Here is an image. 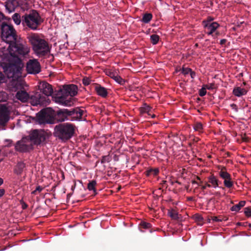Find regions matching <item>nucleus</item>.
Listing matches in <instances>:
<instances>
[{
	"mask_svg": "<svg viewBox=\"0 0 251 251\" xmlns=\"http://www.w3.org/2000/svg\"><path fill=\"white\" fill-rule=\"evenodd\" d=\"M22 63L21 61L18 59L15 63H9L3 66L4 74L0 71V84L5 83L7 78L12 79L11 86L17 90L21 85L18 79L22 76Z\"/></svg>",
	"mask_w": 251,
	"mask_h": 251,
	"instance_id": "f257e3e1",
	"label": "nucleus"
},
{
	"mask_svg": "<svg viewBox=\"0 0 251 251\" xmlns=\"http://www.w3.org/2000/svg\"><path fill=\"white\" fill-rule=\"evenodd\" d=\"M27 38L32 46L35 53L39 56H44L50 52L48 43L40 37L36 33L29 34Z\"/></svg>",
	"mask_w": 251,
	"mask_h": 251,
	"instance_id": "f03ea898",
	"label": "nucleus"
},
{
	"mask_svg": "<svg viewBox=\"0 0 251 251\" xmlns=\"http://www.w3.org/2000/svg\"><path fill=\"white\" fill-rule=\"evenodd\" d=\"M78 88L76 85L70 84L63 86V89L61 90L60 94L56 97H53L54 101L62 105L69 106L71 105L72 101L67 99V97L70 96L71 97L76 96L77 94Z\"/></svg>",
	"mask_w": 251,
	"mask_h": 251,
	"instance_id": "7ed1b4c3",
	"label": "nucleus"
},
{
	"mask_svg": "<svg viewBox=\"0 0 251 251\" xmlns=\"http://www.w3.org/2000/svg\"><path fill=\"white\" fill-rule=\"evenodd\" d=\"M22 21L24 26H26L32 30H36L43 22L44 20L37 10H31L22 16Z\"/></svg>",
	"mask_w": 251,
	"mask_h": 251,
	"instance_id": "20e7f679",
	"label": "nucleus"
},
{
	"mask_svg": "<svg viewBox=\"0 0 251 251\" xmlns=\"http://www.w3.org/2000/svg\"><path fill=\"white\" fill-rule=\"evenodd\" d=\"M75 127L73 125L69 123L60 124L54 128V135L62 140H68L73 136Z\"/></svg>",
	"mask_w": 251,
	"mask_h": 251,
	"instance_id": "39448f33",
	"label": "nucleus"
},
{
	"mask_svg": "<svg viewBox=\"0 0 251 251\" xmlns=\"http://www.w3.org/2000/svg\"><path fill=\"white\" fill-rule=\"evenodd\" d=\"M9 47L10 48L9 52L11 55L14 57H18V56L24 57L29 52V48L27 46L23 41H20L18 39L10 44ZM18 59L22 61L20 58L17 57L14 63H16ZM21 63L22 67L23 64L22 62Z\"/></svg>",
	"mask_w": 251,
	"mask_h": 251,
	"instance_id": "423d86ee",
	"label": "nucleus"
},
{
	"mask_svg": "<svg viewBox=\"0 0 251 251\" xmlns=\"http://www.w3.org/2000/svg\"><path fill=\"white\" fill-rule=\"evenodd\" d=\"M0 32L2 39L9 45L17 39L16 31L13 26L4 21L1 25Z\"/></svg>",
	"mask_w": 251,
	"mask_h": 251,
	"instance_id": "0eeeda50",
	"label": "nucleus"
},
{
	"mask_svg": "<svg viewBox=\"0 0 251 251\" xmlns=\"http://www.w3.org/2000/svg\"><path fill=\"white\" fill-rule=\"evenodd\" d=\"M30 142L32 145H39L44 143L46 139V134L44 130L34 129L29 134Z\"/></svg>",
	"mask_w": 251,
	"mask_h": 251,
	"instance_id": "6e6552de",
	"label": "nucleus"
},
{
	"mask_svg": "<svg viewBox=\"0 0 251 251\" xmlns=\"http://www.w3.org/2000/svg\"><path fill=\"white\" fill-rule=\"evenodd\" d=\"M35 118L36 122L40 125L52 124L53 122L52 116L47 109H43L38 112Z\"/></svg>",
	"mask_w": 251,
	"mask_h": 251,
	"instance_id": "1a4fd4ad",
	"label": "nucleus"
},
{
	"mask_svg": "<svg viewBox=\"0 0 251 251\" xmlns=\"http://www.w3.org/2000/svg\"><path fill=\"white\" fill-rule=\"evenodd\" d=\"M33 149L32 144L25 139L18 141L15 145V150L21 152H28Z\"/></svg>",
	"mask_w": 251,
	"mask_h": 251,
	"instance_id": "9d476101",
	"label": "nucleus"
},
{
	"mask_svg": "<svg viewBox=\"0 0 251 251\" xmlns=\"http://www.w3.org/2000/svg\"><path fill=\"white\" fill-rule=\"evenodd\" d=\"M41 65L35 59H29L26 63V70L28 74H37L41 72Z\"/></svg>",
	"mask_w": 251,
	"mask_h": 251,
	"instance_id": "9b49d317",
	"label": "nucleus"
},
{
	"mask_svg": "<svg viewBox=\"0 0 251 251\" xmlns=\"http://www.w3.org/2000/svg\"><path fill=\"white\" fill-rule=\"evenodd\" d=\"M85 113V111L78 107L70 109L69 121H81L83 119V115Z\"/></svg>",
	"mask_w": 251,
	"mask_h": 251,
	"instance_id": "f8f14e48",
	"label": "nucleus"
},
{
	"mask_svg": "<svg viewBox=\"0 0 251 251\" xmlns=\"http://www.w3.org/2000/svg\"><path fill=\"white\" fill-rule=\"evenodd\" d=\"M29 99L31 104L33 106H37L38 105L46 106L48 103L47 97L38 92L31 95Z\"/></svg>",
	"mask_w": 251,
	"mask_h": 251,
	"instance_id": "ddd939ff",
	"label": "nucleus"
},
{
	"mask_svg": "<svg viewBox=\"0 0 251 251\" xmlns=\"http://www.w3.org/2000/svg\"><path fill=\"white\" fill-rule=\"evenodd\" d=\"M10 112L8 107L4 104H0V125H5L9 120Z\"/></svg>",
	"mask_w": 251,
	"mask_h": 251,
	"instance_id": "4468645a",
	"label": "nucleus"
},
{
	"mask_svg": "<svg viewBox=\"0 0 251 251\" xmlns=\"http://www.w3.org/2000/svg\"><path fill=\"white\" fill-rule=\"evenodd\" d=\"M38 87L40 92H42L45 95L44 96L47 98L53 93V89L51 85L47 82L43 81L41 82Z\"/></svg>",
	"mask_w": 251,
	"mask_h": 251,
	"instance_id": "2eb2a0df",
	"label": "nucleus"
},
{
	"mask_svg": "<svg viewBox=\"0 0 251 251\" xmlns=\"http://www.w3.org/2000/svg\"><path fill=\"white\" fill-rule=\"evenodd\" d=\"M55 118L58 122L69 121V109L64 108L58 110L56 111Z\"/></svg>",
	"mask_w": 251,
	"mask_h": 251,
	"instance_id": "dca6fc26",
	"label": "nucleus"
},
{
	"mask_svg": "<svg viewBox=\"0 0 251 251\" xmlns=\"http://www.w3.org/2000/svg\"><path fill=\"white\" fill-rule=\"evenodd\" d=\"M19 6L18 0H7L5 2V6L9 13L15 11V9Z\"/></svg>",
	"mask_w": 251,
	"mask_h": 251,
	"instance_id": "f3484780",
	"label": "nucleus"
},
{
	"mask_svg": "<svg viewBox=\"0 0 251 251\" xmlns=\"http://www.w3.org/2000/svg\"><path fill=\"white\" fill-rule=\"evenodd\" d=\"M219 26L220 25L215 22H208L204 25V28L208 30L207 32L208 35H212Z\"/></svg>",
	"mask_w": 251,
	"mask_h": 251,
	"instance_id": "a211bd4d",
	"label": "nucleus"
},
{
	"mask_svg": "<svg viewBox=\"0 0 251 251\" xmlns=\"http://www.w3.org/2000/svg\"><path fill=\"white\" fill-rule=\"evenodd\" d=\"M25 167L26 165L24 162H18L14 168V173L18 176H21Z\"/></svg>",
	"mask_w": 251,
	"mask_h": 251,
	"instance_id": "6ab92c4d",
	"label": "nucleus"
},
{
	"mask_svg": "<svg viewBox=\"0 0 251 251\" xmlns=\"http://www.w3.org/2000/svg\"><path fill=\"white\" fill-rule=\"evenodd\" d=\"M107 75L114 79L117 83L121 85L125 83V80L120 76H119L116 72L109 71L106 72Z\"/></svg>",
	"mask_w": 251,
	"mask_h": 251,
	"instance_id": "aec40b11",
	"label": "nucleus"
},
{
	"mask_svg": "<svg viewBox=\"0 0 251 251\" xmlns=\"http://www.w3.org/2000/svg\"><path fill=\"white\" fill-rule=\"evenodd\" d=\"M16 97L21 101L25 102L29 99V95L25 91H21L17 93Z\"/></svg>",
	"mask_w": 251,
	"mask_h": 251,
	"instance_id": "412c9836",
	"label": "nucleus"
},
{
	"mask_svg": "<svg viewBox=\"0 0 251 251\" xmlns=\"http://www.w3.org/2000/svg\"><path fill=\"white\" fill-rule=\"evenodd\" d=\"M95 90L97 94L102 98H105L107 96L108 93L106 89L100 85L97 84L96 85Z\"/></svg>",
	"mask_w": 251,
	"mask_h": 251,
	"instance_id": "4be33fe9",
	"label": "nucleus"
},
{
	"mask_svg": "<svg viewBox=\"0 0 251 251\" xmlns=\"http://www.w3.org/2000/svg\"><path fill=\"white\" fill-rule=\"evenodd\" d=\"M248 91L240 87H235L233 90V94L236 97H240L242 96L245 95L247 93Z\"/></svg>",
	"mask_w": 251,
	"mask_h": 251,
	"instance_id": "5701e85b",
	"label": "nucleus"
},
{
	"mask_svg": "<svg viewBox=\"0 0 251 251\" xmlns=\"http://www.w3.org/2000/svg\"><path fill=\"white\" fill-rule=\"evenodd\" d=\"M208 182L211 183V187L216 188L219 186V180L213 175H211L208 177Z\"/></svg>",
	"mask_w": 251,
	"mask_h": 251,
	"instance_id": "b1692460",
	"label": "nucleus"
},
{
	"mask_svg": "<svg viewBox=\"0 0 251 251\" xmlns=\"http://www.w3.org/2000/svg\"><path fill=\"white\" fill-rule=\"evenodd\" d=\"M97 185V181L95 180H92L89 181L87 185V189L89 191H92L94 195H96L97 192L96 189V186Z\"/></svg>",
	"mask_w": 251,
	"mask_h": 251,
	"instance_id": "393cba45",
	"label": "nucleus"
},
{
	"mask_svg": "<svg viewBox=\"0 0 251 251\" xmlns=\"http://www.w3.org/2000/svg\"><path fill=\"white\" fill-rule=\"evenodd\" d=\"M140 227L141 228H144V229H150V232L151 233L153 230L152 228H151V225L150 223L146 222L145 221H142L141 222L140 224H139ZM156 230L155 229H153V231H155Z\"/></svg>",
	"mask_w": 251,
	"mask_h": 251,
	"instance_id": "a878e982",
	"label": "nucleus"
},
{
	"mask_svg": "<svg viewBox=\"0 0 251 251\" xmlns=\"http://www.w3.org/2000/svg\"><path fill=\"white\" fill-rule=\"evenodd\" d=\"M246 203L245 201H240L238 204L233 205L230 210L232 211L237 212L239 211L241 208L243 207Z\"/></svg>",
	"mask_w": 251,
	"mask_h": 251,
	"instance_id": "bb28decb",
	"label": "nucleus"
},
{
	"mask_svg": "<svg viewBox=\"0 0 251 251\" xmlns=\"http://www.w3.org/2000/svg\"><path fill=\"white\" fill-rule=\"evenodd\" d=\"M141 112L147 113L149 115L151 116V118H155V115L154 114H151V107L149 106H145L141 108Z\"/></svg>",
	"mask_w": 251,
	"mask_h": 251,
	"instance_id": "cd10ccee",
	"label": "nucleus"
},
{
	"mask_svg": "<svg viewBox=\"0 0 251 251\" xmlns=\"http://www.w3.org/2000/svg\"><path fill=\"white\" fill-rule=\"evenodd\" d=\"M152 18V15L151 13H146L143 14L141 21L144 23H148Z\"/></svg>",
	"mask_w": 251,
	"mask_h": 251,
	"instance_id": "c85d7f7f",
	"label": "nucleus"
},
{
	"mask_svg": "<svg viewBox=\"0 0 251 251\" xmlns=\"http://www.w3.org/2000/svg\"><path fill=\"white\" fill-rule=\"evenodd\" d=\"M168 214L174 220H178L179 218L178 213L174 209L169 210Z\"/></svg>",
	"mask_w": 251,
	"mask_h": 251,
	"instance_id": "c756f323",
	"label": "nucleus"
},
{
	"mask_svg": "<svg viewBox=\"0 0 251 251\" xmlns=\"http://www.w3.org/2000/svg\"><path fill=\"white\" fill-rule=\"evenodd\" d=\"M219 175L224 180L231 178L230 175L226 171H224L223 169L220 171Z\"/></svg>",
	"mask_w": 251,
	"mask_h": 251,
	"instance_id": "7c9ffc66",
	"label": "nucleus"
},
{
	"mask_svg": "<svg viewBox=\"0 0 251 251\" xmlns=\"http://www.w3.org/2000/svg\"><path fill=\"white\" fill-rule=\"evenodd\" d=\"M12 19L14 23L17 25H20L21 22L22 23V18H21L20 15L18 13H15L12 16Z\"/></svg>",
	"mask_w": 251,
	"mask_h": 251,
	"instance_id": "2f4dec72",
	"label": "nucleus"
},
{
	"mask_svg": "<svg viewBox=\"0 0 251 251\" xmlns=\"http://www.w3.org/2000/svg\"><path fill=\"white\" fill-rule=\"evenodd\" d=\"M160 185H161V187L158 186V197H159V191H160L161 193H162L167 188L166 181L165 180H161Z\"/></svg>",
	"mask_w": 251,
	"mask_h": 251,
	"instance_id": "473e14b6",
	"label": "nucleus"
},
{
	"mask_svg": "<svg viewBox=\"0 0 251 251\" xmlns=\"http://www.w3.org/2000/svg\"><path fill=\"white\" fill-rule=\"evenodd\" d=\"M194 129L195 131L202 132L203 130V126L201 123L197 122L194 125Z\"/></svg>",
	"mask_w": 251,
	"mask_h": 251,
	"instance_id": "72a5a7b5",
	"label": "nucleus"
},
{
	"mask_svg": "<svg viewBox=\"0 0 251 251\" xmlns=\"http://www.w3.org/2000/svg\"><path fill=\"white\" fill-rule=\"evenodd\" d=\"M146 174L147 176H157V169L151 168L146 172Z\"/></svg>",
	"mask_w": 251,
	"mask_h": 251,
	"instance_id": "f704fd0d",
	"label": "nucleus"
},
{
	"mask_svg": "<svg viewBox=\"0 0 251 251\" xmlns=\"http://www.w3.org/2000/svg\"><path fill=\"white\" fill-rule=\"evenodd\" d=\"M224 184L225 186L227 188H231L233 186V182L231 181V178H230V179L225 180L224 181Z\"/></svg>",
	"mask_w": 251,
	"mask_h": 251,
	"instance_id": "c9c22d12",
	"label": "nucleus"
},
{
	"mask_svg": "<svg viewBox=\"0 0 251 251\" xmlns=\"http://www.w3.org/2000/svg\"><path fill=\"white\" fill-rule=\"evenodd\" d=\"M7 98V94L3 91H0V102L4 101Z\"/></svg>",
	"mask_w": 251,
	"mask_h": 251,
	"instance_id": "e433bc0d",
	"label": "nucleus"
},
{
	"mask_svg": "<svg viewBox=\"0 0 251 251\" xmlns=\"http://www.w3.org/2000/svg\"><path fill=\"white\" fill-rule=\"evenodd\" d=\"M111 160L110 157L109 155H104L102 157L100 162L101 163H105L106 162H109Z\"/></svg>",
	"mask_w": 251,
	"mask_h": 251,
	"instance_id": "4c0bfd02",
	"label": "nucleus"
},
{
	"mask_svg": "<svg viewBox=\"0 0 251 251\" xmlns=\"http://www.w3.org/2000/svg\"><path fill=\"white\" fill-rule=\"evenodd\" d=\"M206 89L205 88V87H204L203 85L202 88L199 90V94L201 97H203L206 95Z\"/></svg>",
	"mask_w": 251,
	"mask_h": 251,
	"instance_id": "58836bf2",
	"label": "nucleus"
},
{
	"mask_svg": "<svg viewBox=\"0 0 251 251\" xmlns=\"http://www.w3.org/2000/svg\"><path fill=\"white\" fill-rule=\"evenodd\" d=\"M191 69L188 68L182 67V69L180 70L182 74L184 75H187L191 72Z\"/></svg>",
	"mask_w": 251,
	"mask_h": 251,
	"instance_id": "ea45409f",
	"label": "nucleus"
},
{
	"mask_svg": "<svg viewBox=\"0 0 251 251\" xmlns=\"http://www.w3.org/2000/svg\"><path fill=\"white\" fill-rule=\"evenodd\" d=\"M151 43L153 45H155L157 44V34H152L151 36Z\"/></svg>",
	"mask_w": 251,
	"mask_h": 251,
	"instance_id": "a19ab883",
	"label": "nucleus"
},
{
	"mask_svg": "<svg viewBox=\"0 0 251 251\" xmlns=\"http://www.w3.org/2000/svg\"><path fill=\"white\" fill-rule=\"evenodd\" d=\"M83 84L86 86L90 84L91 82V79L89 77H84L82 79Z\"/></svg>",
	"mask_w": 251,
	"mask_h": 251,
	"instance_id": "79ce46f5",
	"label": "nucleus"
},
{
	"mask_svg": "<svg viewBox=\"0 0 251 251\" xmlns=\"http://www.w3.org/2000/svg\"><path fill=\"white\" fill-rule=\"evenodd\" d=\"M244 213L247 217L251 216V209L250 207L245 208Z\"/></svg>",
	"mask_w": 251,
	"mask_h": 251,
	"instance_id": "37998d69",
	"label": "nucleus"
},
{
	"mask_svg": "<svg viewBox=\"0 0 251 251\" xmlns=\"http://www.w3.org/2000/svg\"><path fill=\"white\" fill-rule=\"evenodd\" d=\"M161 145L160 146V153L163 154L164 152L166 150V145L165 143H161Z\"/></svg>",
	"mask_w": 251,
	"mask_h": 251,
	"instance_id": "c03bdc74",
	"label": "nucleus"
},
{
	"mask_svg": "<svg viewBox=\"0 0 251 251\" xmlns=\"http://www.w3.org/2000/svg\"><path fill=\"white\" fill-rule=\"evenodd\" d=\"M203 86L205 87L206 89L208 90H212L215 88V84L214 83H210L209 84H205L203 85Z\"/></svg>",
	"mask_w": 251,
	"mask_h": 251,
	"instance_id": "a18cd8bd",
	"label": "nucleus"
},
{
	"mask_svg": "<svg viewBox=\"0 0 251 251\" xmlns=\"http://www.w3.org/2000/svg\"><path fill=\"white\" fill-rule=\"evenodd\" d=\"M232 109L234 110L236 112H238V107L236 104L234 103L231 104L230 105Z\"/></svg>",
	"mask_w": 251,
	"mask_h": 251,
	"instance_id": "49530a36",
	"label": "nucleus"
},
{
	"mask_svg": "<svg viewBox=\"0 0 251 251\" xmlns=\"http://www.w3.org/2000/svg\"><path fill=\"white\" fill-rule=\"evenodd\" d=\"M211 185L209 184L208 182H206L204 185L201 186V188L202 190H204L206 188V187H211Z\"/></svg>",
	"mask_w": 251,
	"mask_h": 251,
	"instance_id": "de8ad7c7",
	"label": "nucleus"
},
{
	"mask_svg": "<svg viewBox=\"0 0 251 251\" xmlns=\"http://www.w3.org/2000/svg\"><path fill=\"white\" fill-rule=\"evenodd\" d=\"M5 17L4 16V15L0 12V26L1 27V25L2 24V23L3 22L2 21L4 20Z\"/></svg>",
	"mask_w": 251,
	"mask_h": 251,
	"instance_id": "09e8293b",
	"label": "nucleus"
},
{
	"mask_svg": "<svg viewBox=\"0 0 251 251\" xmlns=\"http://www.w3.org/2000/svg\"><path fill=\"white\" fill-rule=\"evenodd\" d=\"M213 20V18H212L211 17H208L207 18V21H203V25L206 24V23H207L208 22H210V23H212L211 22Z\"/></svg>",
	"mask_w": 251,
	"mask_h": 251,
	"instance_id": "8fccbe9b",
	"label": "nucleus"
},
{
	"mask_svg": "<svg viewBox=\"0 0 251 251\" xmlns=\"http://www.w3.org/2000/svg\"><path fill=\"white\" fill-rule=\"evenodd\" d=\"M43 189V187H42L40 186H38L36 187L35 190H36L37 192H38L39 193H40L42 191Z\"/></svg>",
	"mask_w": 251,
	"mask_h": 251,
	"instance_id": "3c124183",
	"label": "nucleus"
},
{
	"mask_svg": "<svg viewBox=\"0 0 251 251\" xmlns=\"http://www.w3.org/2000/svg\"><path fill=\"white\" fill-rule=\"evenodd\" d=\"M5 142H8V144L6 145L7 147H10L11 146L12 144V141L11 140H6Z\"/></svg>",
	"mask_w": 251,
	"mask_h": 251,
	"instance_id": "603ef678",
	"label": "nucleus"
},
{
	"mask_svg": "<svg viewBox=\"0 0 251 251\" xmlns=\"http://www.w3.org/2000/svg\"><path fill=\"white\" fill-rule=\"evenodd\" d=\"M5 193V190L4 189H0V198L3 196Z\"/></svg>",
	"mask_w": 251,
	"mask_h": 251,
	"instance_id": "864d4df0",
	"label": "nucleus"
},
{
	"mask_svg": "<svg viewBox=\"0 0 251 251\" xmlns=\"http://www.w3.org/2000/svg\"><path fill=\"white\" fill-rule=\"evenodd\" d=\"M190 74L191 78H194L195 77L196 73L195 72L192 71V70H191V72H190Z\"/></svg>",
	"mask_w": 251,
	"mask_h": 251,
	"instance_id": "5fc2aeb1",
	"label": "nucleus"
},
{
	"mask_svg": "<svg viewBox=\"0 0 251 251\" xmlns=\"http://www.w3.org/2000/svg\"><path fill=\"white\" fill-rule=\"evenodd\" d=\"M8 55V53H4L2 51H0V56H3V58L6 57V56Z\"/></svg>",
	"mask_w": 251,
	"mask_h": 251,
	"instance_id": "6e6d98bb",
	"label": "nucleus"
},
{
	"mask_svg": "<svg viewBox=\"0 0 251 251\" xmlns=\"http://www.w3.org/2000/svg\"><path fill=\"white\" fill-rule=\"evenodd\" d=\"M226 42H227L226 39H222L220 41V44L222 45H224Z\"/></svg>",
	"mask_w": 251,
	"mask_h": 251,
	"instance_id": "4d7b16f0",
	"label": "nucleus"
},
{
	"mask_svg": "<svg viewBox=\"0 0 251 251\" xmlns=\"http://www.w3.org/2000/svg\"><path fill=\"white\" fill-rule=\"evenodd\" d=\"M220 35V32L219 31H216L214 34L213 33L211 35L214 38H216L218 36Z\"/></svg>",
	"mask_w": 251,
	"mask_h": 251,
	"instance_id": "13d9d810",
	"label": "nucleus"
},
{
	"mask_svg": "<svg viewBox=\"0 0 251 251\" xmlns=\"http://www.w3.org/2000/svg\"><path fill=\"white\" fill-rule=\"evenodd\" d=\"M212 220L215 222H218L220 221V220L218 219V218L216 216H214V217H212Z\"/></svg>",
	"mask_w": 251,
	"mask_h": 251,
	"instance_id": "bf43d9fd",
	"label": "nucleus"
},
{
	"mask_svg": "<svg viewBox=\"0 0 251 251\" xmlns=\"http://www.w3.org/2000/svg\"><path fill=\"white\" fill-rule=\"evenodd\" d=\"M22 207L24 209H26L27 207V205L24 202L22 204Z\"/></svg>",
	"mask_w": 251,
	"mask_h": 251,
	"instance_id": "052dcab7",
	"label": "nucleus"
},
{
	"mask_svg": "<svg viewBox=\"0 0 251 251\" xmlns=\"http://www.w3.org/2000/svg\"><path fill=\"white\" fill-rule=\"evenodd\" d=\"M3 179L0 177V186L3 183Z\"/></svg>",
	"mask_w": 251,
	"mask_h": 251,
	"instance_id": "680f3d73",
	"label": "nucleus"
},
{
	"mask_svg": "<svg viewBox=\"0 0 251 251\" xmlns=\"http://www.w3.org/2000/svg\"><path fill=\"white\" fill-rule=\"evenodd\" d=\"M37 191L36 190H35L34 191H32V194H33V195H36L37 194Z\"/></svg>",
	"mask_w": 251,
	"mask_h": 251,
	"instance_id": "e2e57ef3",
	"label": "nucleus"
},
{
	"mask_svg": "<svg viewBox=\"0 0 251 251\" xmlns=\"http://www.w3.org/2000/svg\"><path fill=\"white\" fill-rule=\"evenodd\" d=\"M192 184H198L197 182L195 180H192Z\"/></svg>",
	"mask_w": 251,
	"mask_h": 251,
	"instance_id": "0e129e2a",
	"label": "nucleus"
},
{
	"mask_svg": "<svg viewBox=\"0 0 251 251\" xmlns=\"http://www.w3.org/2000/svg\"><path fill=\"white\" fill-rule=\"evenodd\" d=\"M71 195H72V194H71V193L68 194L67 195V197H68V198H69V197H70V196H71Z\"/></svg>",
	"mask_w": 251,
	"mask_h": 251,
	"instance_id": "69168bd1",
	"label": "nucleus"
},
{
	"mask_svg": "<svg viewBox=\"0 0 251 251\" xmlns=\"http://www.w3.org/2000/svg\"><path fill=\"white\" fill-rule=\"evenodd\" d=\"M75 185H74V186H72V190H74V188H75Z\"/></svg>",
	"mask_w": 251,
	"mask_h": 251,
	"instance_id": "338daca9",
	"label": "nucleus"
},
{
	"mask_svg": "<svg viewBox=\"0 0 251 251\" xmlns=\"http://www.w3.org/2000/svg\"><path fill=\"white\" fill-rule=\"evenodd\" d=\"M197 178L198 179H200V177L199 176H197Z\"/></svg>",
	"mask_w": 251,
	"mask_h": 251,
	"instance_id": "774afa93",
	"label": "nucleus"
}]
</instances>
